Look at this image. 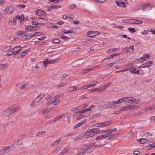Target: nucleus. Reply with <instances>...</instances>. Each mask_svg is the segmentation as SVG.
Listing matches in <instances>:
<instances>
[{
  "label": "nucleus",
  "instance_id": "b1692460",
  "mask_svg": "<svg viewBox=\"0 0 155 155\" xmlns=\"http://www.w3.org/2000/svg\"><path fill=\"white\" fill-rule=\"evenodd\" d=\"M61 31L64 33H72L74 32V31L72 30H67L65 29H63L61 30Z\"/></svg>",
  "mask_w": 155,
  "mask_h": 155
},
{
  "label": "nucleus",
  "instance_id": "473e14b6",
  "mask_svg": "<svg viewBox=\"0 0 155 155\" xmlns=\"http://www.w3.org/2000/svg\"><path fill=\"white\" fill-rule=\"evenodd\" d=\"M83 113L81 112H81H80V114H78V115L76 116L77 117L76 118V119L77 120H79L82 118V114Z\"/></svg>",
  "mask_w": 155,
  "mask_h": 155
},
{
  "label": "nucleus",
  "instance_id": "a878e982",
  "mask_svg": "<svg viewBox=\"0 0 155 155\" xmlns=\"http://www.w3.org/2000/svg\"><path fill=\"white\" fill-rule=\"evenodd\" d=\"M9 147L8 146H7L3 147L1 150V152L2 153H5L7 150L9 148Z\"/></svg>",
  "mask_w": 155,
  "mask_h": 155
},
{
  "label": "nucleus",
  "instance_id": "603ef678",
  "mask_svg": "<svg viewBox=\"0 0 155 155\" xmlns=\"http://www.w3.org/2000/svg\"><path fill=\"white\" fill-rule=\"evenodd\" d=\"M129 70V69H125L123 70H120L117 71L115 72V73H119V72H125V71H128Z\"/></svg>",
  "mask_w": 155,
  "mask_h": 155
},
{
  "label": "nucleus",
  "instance_id": "412c9836",
  "mask_svg": "<svg viewBox=\"0 0 155 155\" xmlns=\"http://www.w3.org/2000/svg\"><path fill=\"white\" fill-rule=\"evenodd\" d=\"M123 99L124 102H127L134 101L133 100H134V98L131 97H124L123 98Z\"/></svg>",
  "mask_w": 155,
  "mask_h": 155
},
{
  "label": "nucleus",
  "instance_id": "052dcab7",
  "mask_svg": "<svg viewBox=\"0 0 155 155\" xmlns=\"http://www.w3.org/2000/svg\"><path fill=\"white\" fill-rule=\"evenodd\" d=\"M105 145V144H101L99 145H94L95 148H96V147H100L101 146H104Z\"/></svg>",
  "mask_w": 155,
  "mask_h": 155
},
{
  "label": "nucleus",
  "instance_id": "72a5a7b5",
  "mask_svg": "<svg viewBox=\"0 0 155 155\" xmlns=\"http://www.w3.org/2000/svg\"><path fill=\"white\" fill-rule=\"evenodd\" d=\"M60 101V100H58L54 98L53 101L54 104V105H57L59 104Z\"/></svg>",
  "mask_w": 155,
  "mask_h": 155
},
{
  "label": "nucleus",
  "instance_id": "1a4fd4ad",
  "mask_svg": "<svg viewBox=\"0 0 155 155\" xmlns=\"http://www.w3.org/2000/svg\"><path fill=\"white\" fill-rule=\"evenodd\" d=\"M155 147V143H154L153 142H150L147 143H146V150H149L152 148Z\"/></svg>",
  "mask_w": 155,
  "mask_h": 155
},
{
  "label": "nucleus",
  "instance_id": "7c9ffc66",
  "mask_svg": "<svg viewBox=\"0 0 155 155\" xmlns=\"http://www.w3.org/2000/svg\"><path fill=\"white\" fill-rule=\"evenodd\" d=\"M60 37L61 38L64 40H68L70 38L64 35H60Z\"/></svg>",
  "mask_w": 155,
  "mask_h": 155
},
{
  "label": "nucleus",
  "instance_id": "09e8293b",
  "mask_svg": "<svg viewBox=\"0 0 155 155\" xmlns=\"http://www.w3.org/2000/svg\"><path fill=\"white\" fill-rule=\"evenodd\" d=\"M7 65L6 64V65ZM6 68V64H0V69H4Z\"/></svg>",
  "mask_w": 155,
  "mask_h": 155
},
{
  "label": "nucleus",
  "instance_id": "0e129e2a",
  "mask_svg": "<svg viewBox=\"0 0 155 155\" xmlns=\"http://www.w3.org/2000/svg\"><path fill=\"white\" fill-rule=\"evenodd\" d=\"M123 23H129V19H124L122 20Z\"/></svg>",
  "mask_w": 155,
  "mask_h": 155
},
{
  "label": "nucleus",
  "instance_id": "2f4dec72",
  "mask_svg": "<svg viewBox=\"0 0 155 155\" xmlns=\"http://www.w3.org/2000/svg\"><path fill=\"white\" fill-rule=\"evenodd\" d=\"M136 68H134L133 70H130V72L133 74H138L139 72V70H137L136 71Z\"/></svg>",
  "mask_w": 155,
  "mask_h": 155
},
{
  "label": "nucleus",
  "instance_id": "13d9d810",
  "mask_svg": "<svg viewBox=\"0 0 155 155\" xmlns=\"http://www.w3.org/2000/svg\"><path fill=\"white\" fill-rule=\"evenodd\" d=\"M93 125L96 127L102 126V123L96 124H94Z\"/></svg>",
  "mask_w": 155,
  "mask_h": 155
},
{
  "label": "nucleus",
  "instance_id": "6e6d98bb",
  "mask_svg": "<svg viewBox=\"0 0 155 155\" xmlns=\"http://www.w3.org/2000/svg\"><path fill=\"white\" fill-rule=\"evenodd\" d=\"M91 110H91V108H90V107L87 109H84L83 110H81V112L84 113L85 112H86L87 111H91Z\"/></svg>",
  "mask_w": 155,
  "mask_h": 155
},
{
  "label": "nucleus",
  "instance_id": "0eeeda50",
  "mask_svg": "<svg viewBox=\"0 0 155 155\" xmlns=\"http://www.w3.org/2000/svg\"><path fill=\"white\" fill-rule=\"evenodd\" d=\"M139 108V106H133L132 105H129L125 107L124 109L128 111L129 110L138 109Z\"/></svg>",
  "mask_w": 155,
  "mask_h": 155
},
{
  "label": "nucleus",
  "instance_id": "4be33fe9",
  "mask_svg": "<svg viewBox=\"0 0 155 155\" xmlns=\"http://www.w3.org/2000/svg\"><path fill=\"white\" fill-rule=\"evenodd\" d=\"M112 123V121L104 122L102 123V125L103 127L107 126L111 124Z\"/></svg>",
  "mask_w": 155,
  "mask_h": 155
},
{
  "label": "nucleus",
  "instance_id": "69168bd1",
  "mask_svg": "<svg viewBox=\"0 0 155 155\" xmlns=\"http://www.w3.org/2000/svg\"><path fill=\"white\" fill-rule=\"evenodd\" d=\"M69 90L70 92H73L74 91V86H72L69 87Z\"/></svg>",
  "mask_w": 155,
  "mask_h": 155
},
{
  "label": "nucleus",
  "instance_id": "c03bdc74",
  "mask_svg": "<svg viewBox=\"0 0 155 155\" xmlns=\"http://www.w3.org/2000/svg\"><path fill=\"white\" fill-rule=\"evenodd\" d=\"M61 138L58 139V140L55 141L53 143V145H55L58 144L59 143V142L61 140Z\"/></svg>",
  "mask_w": 155,
  "mask_h": 155
},
{
  "label": "nucleus",
  "instance_id": "680f3d73",
  "mask_svg": "<svg viewBox=\"0 0 155 155\" xmlns=\"http://www.w3.org/2000/svg\"><path fill=\"white\" fill-rule=\"evenodd\" d=\"M128 29L129 30L132 31L133 33L135 32L136 31L135 29L133 28H129Z\"/></svg>",
  "mask_w": 155,
  "mask_h": 155
},
{
  "label": "nucleus",
  "instance_id": "6e6552de",
  "mask_svg": "<svg viewBox=\"0 0 155 155\" xmlns=\"http://www.w3.org/2000/svg\"><path fill=\"white\" fill-rule=\"evenodd\" d=\"M36 14L38 16H45L46 13L42 10L38 9L36 11Z\"/></svg>",
  "mask_w": 155,
  "mask_h": 155
},
{
  "label": "nucleus",
  "instance_id": "aec40b11",
  "mask_svg": "<svg viewBox=\"0 0 155 155\" xmlns=\"http://www.w3.org/2000/svg\"><path fill=\"white\" fill-rule=\"evenodd\" d=\"M64 115H65V114H61L60 115L58 116L57 117H55L54 119V120H53V121H52V122H50V123H54V122H55L56 121L58 120H59V119H60V118H61L63 117H64Z\"/></svg>",
  "mask_w": 155,
  "mask_h": 155
},
{
  "label": "nucleus",
  "instance_id": "9b49d317",
  "mask_svg": "<svg viewBox=\"0 0 155 155\" xmlns=\"http://www.w3.org/2000/svg\"><path fill=\"white\" fill-rule=\"evenodd\" d=\"M55 61V60H54L53 61H51L49 60V59H45L44 62H43V64H44V66L45 67H46L48 64V63H50V64H53L54 62Z\"/></svg>",
  "mask_w": 155,
  "mask_h": 155
},
{
  "label": "nucleus",
  "instance_id": "6ab92c4d",
  "mask_svg": "<svg viewBox=\"0 0 155 155\" xmlns=\"http://www.w3.org/2000/svg\"><path fill=\"white\" fill-rule=\"evenodd\" d=\"M153 7V5L149 3H146V11H149L151 10Z\"/></svg>",
  "mask_w": 155,
  "mask_h": 155
},
{
  "label": "nucleus",
  "instance_id": "3c124183",
  "mask_svg": "<svg viewBox=\"0 0 155 155\" xmlns=\"http://www.w3.org/2000/svg\"><path fill=\"white\" fill-rule=\"evenodd\" d=\"M94 1L98 3H104L106 1L105 0H94Z\"/></svg>",
  "mask_w": 155,
  "mask_h": 155
},
{
  "label": "nucleus",
  "instance_id": "39448f33",
  "mask_svg": "<svg viewBox=\"0 0 155 155\" xmlns=\"http://www.w3.org/2000/svg\"><path fill=\"white\" fill-rule=\"evenodd\" d=\"M81 106H78L74 107V108H72L71 109V111L72 112L75 113L73 114V117H76L78 114H80V112H81V109L79 108V107H80Z\"/></svg>",
  "mask_w": 155,
  "mask_h": 155
},
{
  "label": "nucleus",
  "instance_id": "393cba45",
  "mask_svg": "<svg viewBox=\"0 0 155 155\" xmlns=\"http://www.w3.org/2000/svg\"><path fill=\"white\" fill-rule=\"evenodd\" d=\"M116 3L119 6H121L122 7H125V3L122 1H119L118 2H116Z\"/></svg>",
  "mask_w": 155,
  "mask_h": 155
},
{
  "label": "nucleus",
  "instance_id": "423d86ee",
  "mask_svg": "<svg viewBox=\"0 0 155 155\" xmlns=\"http://www.w3.org/2000/svg\"><path fill=\"white\" fill-rule=\"evenodd\" d=\"M134 50V46H131L129 47H126L122 49L123 52L128 53L132 52Z\"/></svg>",
  "mask_w": 155,
  "mask_h": 155
},
{
  "label": "nucleus",
  "instance_id": "58836bf2",
  "mask_svg": "<svg viewBox=\"0 0 155 155\" xmlns=\"http://www.w3.org/2000/svg\"><path fill=\"white\" fill-rule=\"evenodd\" d=\"M133 66V64L132 63H130L127 64V69H129V70H131Z\"/></svg>",
  "mask_w": 155,
  "mask_h": 155
},
{
  "label": "nucleus",
  "instance_id": "cd10ccee",
  "mask_svg": "<svg viewBox=\"0 0 155 155\" xmlns=\"http://www.w3.org/2000/svg\"><path fill=\"white\" fill-rule=\"evenodd\" d=\"M145 55H143L142 57H141L138 60H137V61H138L140 62H142L145 61Z\"/></svg>",
  "mask_w": 155,
  "mask_h": 155
},
{
  "label": "nucleus",
  "instance_id": "37998d69",
  "mask_svg": "<svg viewBox=\"0 0 155 155\" xmlns=\"http://www.w3.org/2000/svg\"><path fill=\"white\" fill-rule=\"evenodd\" d=\"M25 55V54L23 52L20 53L19 54V56L18 57V58H21L23 57Z\"/></svg>",
  "mask_w": 155,
  "mask_h": 155
},
{
  "label": "nucleus",
  "instance_id": "de8ad7c7",
  "mask_svg": "<svg viewBox=\"0 0 155 155\" xmlns=\"http://www.w3.org/2000/svg\"><path fill=\"white\" fill-rule=\"evenodd\" d=\"M91 70V68L87 69L84 71H83L82 72V74H83L87 73L89 72Z\"/></svg>",
  "mask_w": 155,
  "mask_h": 155
},
{
  "label": "nucleus",
  "instance_id": "774afa93",
  "mask_svg": "<svg viewBox=\"0 0 155 155\" xmlns=\"http://www.w3.org/2000/svg\"><path fill=\"white\" fill-rule=\"evenodd\" d=\"M114 64H115L114 62H111L110 63H109V64H107V66L108 67H110L113 66V65H114Z\"/></svg>",
  "mask_w": 155,
  "mask_h": 155
},
{
  "label": "nucleus",
  "instance_id": "c85d7f7f",
  "mask_svg": "<svg viewBox=\"0 0 155 155\" xmlns=\"http://www.w3.org/2000/svg\"><path fill=\"white\" fill-rule=\"evenodd\" d=\"M153 62L151 61H149L146 62V67H150L153 64Z\"/></svg>",
  "mask_w": 155,
  "mask_h": 155
},
{
  "label": "nucleus",
  "instance_id": "4d7b16f0",
  "mask_svg": "<svg viewBox=\"0 0 155 155\" xmlns=\"http://www.w3.org/2000/svg\"><path fill=\"white\" fill-rule=\"evenodd\" d=\"M135 19H129V23L135 24Z\"/></svg>",
  "mask_w": 155,
  "mask_h": 155
},
{
  "label": "nucleus",
  "instance_id": "c9c22d12",
  "mask_svg": "<svg viewBox=\"0 0 155 155\" xmlns=\"http://www.w3.org/2000/svg\"><path fill=\"white\" fill-rule=\"evenodd\" d=\"M123 102H124L123 98L119 99L117 101L115 102V103L116 104V105H117V107L119 104Z\"/></svg>",
  "mask_w": 155,
  "mask_h": 155
},
{
  "label": "nucleus",
  "instance_id": "5fc2aeb1",
  "mask_svg": "<svg viewBox=\"0 0 155 155\" xmlns=\"http://www.w3.org/2000/svg\"><path fill=\"white\" fill-rule=\"evenodd\" d=\"M135 24H142L143 21H139L138 20L135 19Z\"/></svg>",
  "mask_w": 155,
  "mask_h": 155
},
{
  "label": "nucleus",
  "instance_id": "c756f323",
  "mask_svg": "<svg viewBox=\"0 0 155 155\" xmlns=\"http://www.w3.org/2000/svg\"><path fill=\"white\" fill-rule=\"evenodd\" d=\"M111 134V132H109L106 134H102V135L103 136V137L104 139L108 137Z\"/></svg>",
  "mask_w": 155,
  "mask_h": 155
},
{
  "label": "nucleus",
  "instance_id": "f257e3e1",
  "mask_svg": "<svg viewBox=\"0 0 155 155\" xmlns=\"http://www.w3.org/2000/svg\"><path fill=\"white\" fill-rule=\"evenodd\" d=\"M95 143H92L91 144H84L79 150L77 153L79 155H83L84 153H88L91 152L93 150L92 149V147L93 146L94 144Z\"/></svg>",
  "mask_w": 155,
  "mask_h": 155
},
{
  "label": "nucleus",
  "instance_id": "ea45409f",
  "mask_svg": "<svg viewBox=\"0 0 155 155\" xmlns=\"http://www.w3.org/2000/svg\"><path fill=\"white\" fill-rule=\"evenodd\" d=\"M91 87V86L88 85H84L83 87H81V90H84L88 89Z\"/></svg>",
  "mask_w": 155,
  "mask_h": 155
},
{
  "label": "nucleus",
  "instance_id": "ddd939ff",
  "mask_svg": "<svg viewBox=\"0 0 155 155\" xmlns=\"http://www.w3.org/2000/svg\"><path fill=\"white\" fill-rule=\"evenodd\" d=\"M13 12V9L11 7H7L5 9V12H6L5 14H10Z\"/></svg>",
  "mask_w": 155,
  "mask_h": 155
},
{
  "label": "nucleus",
  "instance_id": "f704fd0d",
  "mask_svg": "<svg viewBox=\"0 0 155 155\" xmlns=\"http://www.w3.org/2000/svg\"><path fill=\"white\" fill-rule=\"evenodd\" d=\"M17 35L20 36V37H23L25 35V33L22 31L18 32L17 34Z\"/></svg>",
  "mask_w": 155,
  "mask_h": 155
},
{
  "label": "nucleus",
  "instance_id": "f8f14e48",
  "mask_svg": "<svg viewBox=\"0 0 155 155\" xmlns=\"http://www.w3.org/2000/svg\"><path fill=\"white\" fill-rule=\"evenodd\" d=\"M95 135V133L93 131L88 134H85L84 135V137L85 138H88L90 137H92Z\"/></svg>",
  "mask_w": 155,
  "mask_h": 155
},
{
  "label": "nucleus",
  "instance_id": "f03ea898",
  "mask_svg": "<svg viewBox=\"0 0 155 155\" xmlns=\"http://www.w3.org/2000/svg\"><path fill=\"white\" fill-rule=\"evenodd\" d=\"M19 109V107L17 106L14 108L11 107L10 108L6 109L3 112V114L6 116H9L15 112L18 111Z\"/></svg>",
  "mask_w": 155,
  "mask_h": 155
},
{
  "label": "nucleus",
  "instance_id": "e2e57ef3",
  "mask_svg": "<svg viewBox=\"0 0 155 155\" xmlns=\"http://www.w3.org/2000/svg\"><path fill=\"white\" fill-rule=\"evenodd\" d=\"M68 76V74H63L62 76H61L62 78L64 79Z\"/></svg>",
  "mask_w": 155,
  "mask_h": 155
},
{
  "label": "nucleus",
  "instance_id": "2eb2a0df",
  "mask_svg": "<svg viewBox=\"0 0 155 155\" xmlns=\"http://www.w3.org/2000/svg\"><path fill=\"white\" fill-rule=\"evenodd\" d=\"M45 96V94H41L38 96L36 99L34 100L35 101L38 103L39 102L41 99Z\"/></svg>",
  "mask_w": 155,
  "mask_h": 155
},
{
  "label": "nucleus",
  "instance_id": "9d476101",
  "mask_svg": "<svg viewBox=\"0 0 155 155\" xmlns=\"http://www.w3.org/2000/svg\"><path fill=\"white\" fill-rule=\"evenodd\" d=\"M100 33L98 31L94 32L92 31H89L88 32V35L89 37H93L96 35H98Z\"/></svg>",
  "mask_w": 155,
  "mask_h": 155
},
{
  "label": "nucleus",
  "instance_id": "dca6fc26",
  "mask_svg": "<svg viewBox=\"0 0 155 155\" xmlns=\"http://www.w3.org/2000/svg\"><path fill=\"white\" fill-rule=\"evenodd\" d=\"M86 121L85 120H82L78 124H76L74 127V129H76L78 128V127H79L81 125H82Z\"/></svg>",
  "mask_w": 155,
  "mask_h": 155
},
{
  "label": "nucleus",
  "instance_id": "5701e85b",
  "mask_svg": "<svg viewBox=\"0 0 155 155\" xmlns=\"http://www.w3.org/2000/svg\"><path fill=\"white\" fill-rule=\"evenodd\" d=\"M35 28V27L34 26H27L25 28V30L27 32H28L29 31H32L33 30L34 28Z\"/></svg>",
  "mask_w": 155,
  "mask_h": 155
},
{
  "label": "nucleus",
  "instance_id": "a19ab883",
  "mask_svg": "<svg viewBox=\"0 0 155 155\" xmlns=\"http://www.w3.org/2000/svg\"><path fill=\"white\" fill-rule=\"evenodd\" d=\"M61 7V6L59 5H52L50 6L51 9H58Z\"/></svg>",
  "mask_w": 155,
  "mask_h": 155
},
{
  "label": "nucleus",
  "instance_id": "a211bd4d",
  "mask_svg": "<svg viewBox=\"0 0 155 155\" xmlns=\"http://www.w3.org/2000/svg\"><path fill=\"white\" fill-rule=\"evenodd\" d=\"M103 136L102 135L98 136L95 138V140H97V141H99V143H101V141H103L104 139Z\"/></svg>",
  "mask_w": 155,
  "mask_h": 155
},
{
  "label": "nucleus",
  "instance_id": "7ed1b4c3",
  "mask_svg": "<svg viewBox=\"0 0 155 155\" xmlns=\"http://www.w3.org/2000/svg\"><path fill=\"white\" fill-rule=\"evenodd\" d=\"M103 108L107 109L115 107H117V106L116 105L115 101H113L108 102L103 105Z\"/></svg>",
  "mask_w": 155,
  "mask_h": 155
},
{
  "label": "nucleus",
  "instance_id": "79ce46f5",
  "mask_svg": "<svg viewBox=\"0 0 155 155\" xmlns=\"http://www.w3.org/2000/svg\"><path fill=\"white\" fill-rule=\"evenodd\" d=\"M155 108V104L153 105L150 107H146V110H153Z\"/></svg>",
  "mask_w": 155,
  "mask_h": 155
},
{
  "label": "nucleus",
  "instance_id": "bf43d9fd",
  "mask_svg": "<svg viewBox=\"0 0 155 155\" xmlns=\"http://www.w3.org/2000/svg\"><path fill=\"white\" fill-rule=\"evenodd\" d=\"M134 101H133V102L135 104H137L140 102V101L139 100H136L135 98H134V100H133Z\"/></svg>",
  "mask_w": 155,
  "mask_h": 155
},
{
  "label": "nucleus",
  "instance_id": "338daca9",
  "mask_svg": "<svg viewBox=\"0 0 155 155\" xmlns=\"http://www.w3.org/2000/svg\"><path fill=\"white\" fill-rule=\"evenodd\" d=\"M62 94H59V95H58L55 96V98H56V99L59 100V98H60L61 97H62Z\"/></svg>",
  "mask_w": 155,
  "mask_h": 155
},
{
  "label": "nucleus",
  "instance_id": "e433bc0d",
  "mask_svg": "<svg viewBox=\"0 0 155 155\" xmlns=\"http://www.w3.org/2000/svg\"><path fill=\"white\" fill-rule=\"evenodd\" d=\"M138 141L141 144H144L145 143V138H142L138 139Z\"/></svg>",
  "mask_w": 155,
  "mask_h": 155
},
{
  "label": "nucleus",
  "instance_id": "4c0bfd02",
  "mask_svg": "<svg viewBox=\"0 0 155 155\" xmlns=\"http://www.w3.org/2000/svg\"><path fill=\"white\" fill-rule=\"evenodd\" d=\"M118 134H115L112 135H110V137L108 138V140H111V139L117 136L118 135Z\"/></svg>",
  "mask_w": 155,
  "mask_h": 155
},
{
  "label": "nucleus",
  "instance_id": "20e7f679",
  "mask_svg": "<svg viewBox=\"0 0 155 155\" xmlns=\"http://www.w3.org/2000/svg\"><path fill=\"white\" fill-rule=\"evenodd\" d=\"M22 47L20 46H17L16 47H14L11 50V54H9V55H12L14 54L15 55L17 54L20 50L21 49Z\"/></svg>",
  "mask_w": 155,
  "mask_h": 155
},
{
  "label": "nucleus",
  "instance_id": "8fccbe9b",
  "mask_svg": "<svg viewBox=\"0 0 155 155\" xmlns=\"http://www.w3.org/2000/svg\"><path fill=\"white\" fill-rule=\"evenodd\" d=\"M11 48V46L9 45V46H7L5 48V51H9Z\"/></svg>",
  "mask_w": 155,
  "mask_h": 155
},
{
  "label": "nucleus",
  "instance_id": "f3484780",
  "mask_svg": "<svg viewBox=\"0 0 155 155\" xmlns=\"http://www.w3.org/2000/svg\"><path fill=\"white\" fill-rule=\"evenodd\" d=\"M49 112L50 110L49 109H45L41 110L40 112V113L41 114H42L44 115H45L46 114L48 113Z\"/></svg>",
  "mask_w": 155,
  "mask_h": 155
},
{
  "label": "nucleus",
  "instance_id": "864d4df0",
  "mask_svg": "<svg viewBox=\"0 0 155 155\" xmlns=\"http://www.w3.org/2000/svg\"><path fill=\"white\" fill-rule=\"evenodd\" d=\"M60 40L58 39H54L52 41V42L54 44H58L60 42Z\"/></svg>",
  "mask_w": 155,
  "mask_h": 155
},
{
  "label": "nucleus",
  "instance_id": "49530a36",
  "mask_svg": "<svg viewBox=\"0 0 155 155\" xmlns=\"http://www.w3.org/2000/svg\"><path fill=\"white\" fill-rule=\"evenodd\" d=\"M93 131L95 133V134H100V133H98L99 132L98 130H99V128L93 129Z\"/></svg>",
  "mask_w": 155,
  "mask_h": 155
},
{
  "label": "nucleus",
  "instance_id": "bb28decb",
  "mask_svg": "<svg viewBox=\"0 0 155 155\" xmlns=\"http://www.w3.org/2000/svg\"><path fill=\"white\" fill-rule=\"evenodd\" d=\"M152 134L150 132H147L146 134V137H147V138H146V140H149L151 138L152 136Z\"/></svg>",
  "mask_w": 155,
  "mask_h": 155
},
{
  "label": "nucleus",
  "instance_id": "a18cd8bd",
  "mask_svg": "<svg viewBox=\"0 0 155 155\" xmlns=\"http://www.w3.org/2000/svg\"><path fill=\"white\" fill-rule=\"evenodd\" d=\"M17 7H19L20 9L24 8L25 7V5H24L18 4L17 5Z\"/></svg>",
  "mask_w": 155,
  "mask_h": 155
},
{
  "label": "nucleus",
  "instance_id": "4468645a",
  "mask_svg": "<svg viewBox=\"0 0 155 155\" xmlns=\"http://www.w3.org/2000/svg\"><path fill=\"white\" fill-rule=\"evenodd\" d=\"M103 87H102L100 88H94L91 89V92L97 91L98 93H99L102 91H104L105 90V89L104 88H102Z\"/></svg>",
  "mask_w": 155,
  "mask_h": 155
}]
</instances>
